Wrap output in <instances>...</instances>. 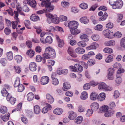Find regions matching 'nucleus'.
<instances>
[{"label":"nucleus","mask_w":125,"mask_h":125,"mask_svg":"<svg viewBox=\"0 0 125 125\" xmlns=\"http://www.w3.org/2000/svg\"><path fill=\"white\" fill-rule=\"evenodd\" d=\"M43 56L47 59L54 58L56 57L55 50L52 47H48L45 49Z\"/></svg>","instance_id":"1"},{"label":"nucleus","mask_w":125,"mask_h":125,"mask_svg":"<svg viewBox=\"0 0 125 125\" xmlns=\"http://www.w3.org/2000/svg\"><path fill=\"white\" fill-rule=\"evenodd\" d=\"M98 88L99 90H103L105 92L110 91L113 89L111 86L107 85L104 82H101L99 83L98 85Z\"/></svg>","instance_id":"2"},{"label":"nucleus","mask_w":125,"mask_h":125,"mask_svg":"<svg viewBox=\"0 0 125 125\" xmlns=\"http://www.w3.org/2000/svg\"><path fill=\"white\" fill-rule=\"evenodd\" d=\"M41 6L42 7H45V10L46 12H51L52 11L54 8V6L51 4V2H42L41 3Z\"/></svg>","instance_id":"3"},{"label":"nucleus","mask_w":125,"mask_h":125,"mask_svg":"<svg viewBox=\"0 0 125 125\" xmlns=\"http://www.w3.org/2000/svg\"><path fill=\"white\" fill-rule=\"evenodd\" d=\"M18 17V13L16 11H15L14 17L16 21L14 22L13 21L11 22V26L13 29H15L16 28L17 32L18 33L21 34L22 33V32L18 31L17 30V25L20 22Z\"/></svg>","instance_id":"4"},{"label":"nucleus","mask_w":125,"mask_h":125,"mask_svg":"<svg viewBox=\"0 0 125 125\" xmlns=\"http://www.w3.org/2000/svg\"><path fill=\"white\" fill-rule=\"evenodd\" d=\"M78 67L79 68L77 70L79 72H82L83 70V68L82 66L79 64L76 63L74 65V66H71L69 67V68L70 70L73 72H77V70L76 68L77 67Z\"/></svg>","instance_id":"5"},{"label":"nucleus","mask_w":125,"mask_h":125,"mask_svg":"<svg viewBox=\"0 0 125 125\" xmlns=\"http://www.w3.org/2000/svg\"><path fill=\"white\" fill-rule=\"evenodd\" d=\"M78 22L75 21H72L68 23V27L71 29H77L78 26Z\"/></svg>","instance_id":"6"},{"label":"nucleus","mask_w":125,"mask_h":125,"mask_svg":"<svg viewBox=\"0 0 125 125\" xmlns=\"http://www.w3.org/2000/svg\"><path fill=\"white\" fill-rule=\"evenodd\" d=\"M49 78L48 76H44L41 77L40 82L41 84L45 85L48 84L49 82Z\"/></svg>","instance_id":"7"},{"label":"nucleus","mask_w":125,"mask_h":125,"mask_svg":"<svg viewBox=\"0 0 125 125\" xmlns=\"http://www.w3.org/2000/svg\"><path fill=\"white\" fill-rule=\"evenodd\" d=\"M123 3L121 0H117L114 6H112V8L114 9H121L123 6Z\"/></svg>","instance_id":"8"},{"label":"nucleus","mask_w":125,"mask_h":125,"mask_svg":"<svg viewBox=\"0 0 125 125\" xmlns=\"http://www.w3.org/2000/svg\"><path fill=\"white\" fill-rule=\"evenodd\" d=\"M106 97L105 94L104 92L101 93L97 95V99L98 101H102L105 100Z\"/></svg>","instance_id":"9"},{"label":"nucleus","mask_w":125,"mask_h":125,"mask_svg":"<svg viewBox=\"0 0 125 125\" xmlns=\"http://www.w3.org/2000/svg\"><path fill=\"white\" fill-rule=\"evenodd\" d=\"M91 109L93 111H96L99 107V105L98 103L95 102L92 103L90 105Z\"/></svg>","instance_id":"10"},{"label":"nucleus","mask_w":125,"mask_h":125,"mask_svg":"<svg viewBox=\"0 0 125 125\" xmlns=\"http://www.w3.org/2000/svg\"><path fill=\"white\" fill-rule=\"evenodd\" d=\"M63 112V109L61 108L57 107L53 111L54 114L57 115H61Z\"/></svg>","instance_id":"11"},{"label":"nucleus","mask_w":125,"mask_h":125,"mask_svg":"<svg viewBox=\"0 0 125 125\" xmlns=\"http://www.w3.org/2000/svg\"><path fill=\"white\" fill-rule=\"evenodd\" d=\"M99 46L98 44L96 42H93V45L87 47L86 48V50H89L92 49H95Z\"/></svg>","instance_id":"12"},{"label":"nucleus","mask_w":125,"mask_h":125,"mask_svg":"<svg viewBox=\"0 0 125 125\" xmlns=\"http://www.w3.org/2000/svg\"><path fill=\"white\" fill-rule=\"evenodd\" d=\"M37 65L36 63L34 62H31L29 64L30 70L34 72L36 70Z\"/></svg>","instance_id":"13"},{"label":"nucleus","mask_w":125,"mask_h":125,"mask_svg":"<svg viewBox=\"0 0 125 125\" xmlns=\"http://www.w3.org/2000/svg\"><path fill=\"white\" fill-rule=\"evenodd\" d=\"M68 118L71 120H73L77 116L76 113L73 111H71L69 112Z\"/></svg>","instance_id":"14"},{"label":"nucleus","mask_w":125,"mask_h":125,"mask_svg":"<svg viewBox=\"0 0 125 125\" xmlns=\"http://www.w3.org/2000/svg\"><path fill=\"white\" fill-rule=\"evenodd\" d=\"M68 52V53L73 57H76L77 56V55L75 53L73 48L71 47L69 48Z\"/></svg>","instance_id":"15"},{"label":"nucleus","mask_w":125,"mask_h":125,"mask_svg":"<svg viewBox=\"0 0 125 125\" xmlns=\"http://www.w3.org/2000/svg\"><path fill=\"white\" fill-rule=\"evenodd\" d=\"M46 97L48 102L49 103L52 104L54 102V98L49 94H47L46 95Z\"/></svg>","instance_id":"16"},{"label":"nucleus","mask_w":125,"mask_h":125,"mask_svg":"<svg viewBox=\"0 0 125 125\" xmlns=\"http://www.w3.org/2000/svg\"><path fill=\"white\" fill-rule=\"evenodd\" d=\"M56 39L58 43V46L59 47H62L64 44V42L62 40L60 39L59 37L56 35Z\"/></svg>","instance_id":"17"},{"label":"nucleus","mask_w":125,"mask_h":125,"mask_svg":"<svg viewBox=\"0 0 125 125\" xmlns=\"http://www.w3.org/2000/svg\"><path fill=\"white\" fill-rule=\"evenodd\" d=\"M88 97V94L86 91H83L81 94L80 96L81 99L83 100H85Z\"/></svg>","instance_id":"18"},{"label":"nucleus","mask_w":125,"mask_h":125,"mask_svg":"<svg viewBox=\"0 0 125 125\" xmlns=\"http://www.w3.org/2000/svg\"><path fill=\"white\" fill-rule=\"evenodd\" d=\"M110 31L107 29L104 30L102 32L103 34L104 37L106 38H110Z\"/></svg>","instance_id":"19"},{"label":"nucleus","mask_w":125,"mask_h":125,"mask_svg":"<svg viewBox=\"0 0 125 125\" xmlns=\"http://www.w3.org/2000/svg\"><path fill=\"white\" fill-rule=\"evenodd\" d=\"M8 101H10L11 104L12 105L14 104L16 101V99L12 97L10 95L9 96H7L6 98Z\"/></svg>","instance_id":"20"},{"label":"nucleus","mask_w":125,"mask_h":125,"mask_svg":"<svg viewBox=\"0 0 125 125\" xmlns=\"http://www.w3.org/2000/svg\"><path fill=\"white\" fill-rule=\"evenodd\" d=\"M80 21L82 23L85 24H88L89 22V20L86 17H83L80 19Z\"/></svg>","instance_id":"21"},{"label":"nucleus","mask_w":125,"mask_h":125,"mask_svg":"<svg viewBox=\"0 0 125 125\" xmlns=\"http://www.w3.org/2000/svg\"><path fill=\"white\" fill-rule=\"evenodd\" d=\"M109 107L107 105H104L100 107L99 108L100 111L101 112H105L108 110Z\"/></svg>","instance_id":"22"},{"label":"nucleus","mask_w":125,"mask_h":125,"mask_svg":"<svg viewBox=\"0 0 125 125\" xmlns=\"http://www.w3.org/2000/svg\"><path fill=\"white\" fill-rule=\"evenodd\" d=\"M52 23L55 24L58 23L60 21L59 18L56 15H52Z\"/></svg>","instance_id":"23"},{"label":"nucleus","mask_w":125,"mask_h":125,"mask_svg":"<svg viewBox=\"0 0 125 125\" xmlns=\"http://www.w3.org/2000/svg\"><path fill=\"white\" fill-rule=\"evenodd\" d=\"M115 42L113 40H111L109 41L106 42L104 43L105 45L107 46H113L115 45Z\"/></svg>","instance_id":"24"},{"label":"nucleus","mask_w":125,"mask_h":125,"mask_svg":"<svg viewBox=\"0 0 125 125\" xmlns=\"http://www.w3.org/2000/svg\"><path fill=\"white\" fill-rule=\"evenodd\" d=\"M63 87L62 89L64 91H66L67 90L70 89L71 87L70 84L68 82H65L63 84Z\"/></svg>","instance_id":"25"},{"label":"nucleus","mask_w":125,"mask_h":125,"mask_svg":"<svg viewBox=\"0 0 125 125\" xmlns=\"http://www.w3.org/2000/svg\"><path fill=\"white\" fill-rule=\"evenodd\" d=\"M114 113V111L113 110H110L107 111L104 114V116L107 117L112 116Z\"/></svg>","instance_id":"26"},{"label":"nucleus","mask_w":125,"mask_h":125,"mask_svg":"<svg viewBox=\"0 0 125 125\" xmlns=\"http://www.w3.org/2000/svg\"><path fill=\"white\" fill-rule=\"evenodd\" d=\"M34 113L36 114H39L40 112L41 109L40 106L38 105H36L34 106Z\"/></svg>","instance_id":"27"},{"label":"nucleus","mask_w":125,"mask_h":125,"mask_svg":"<svg viewBox=\"0 0 125 125\" xmlns=\"http://www.w3.org/2000/svg\"><path fill=\"white\" fill-rule=\"evenodd\" d=\"M70 31L71 34L74 35H76L80 33L81 31L76 29H70Z\"/></svg>","instance_id":"28"},{"label":"nucleus","mask_w":125,"mask_h":125,"mask_svg":"<svg viewBox=\"0 0 125 125\" xmlns=\"http://www.w3.org/2000/svg\"><path fill=\"white\" fill-rule=\"evenodd\" d=\"M75 52L79 54H83L85 52V50L82 48H77L75 50Z\"/></svg>","instance_id":"29"},{"label":"nucleus","mask_w":125,"mask_h":125,"mask_svg":"<svg viewBox=\"0 0 125 125\" xmlns=\"http://www.w3.org/2000/svg\"><path fill=\"white\" fill-rule=\"evenodd\" d=\"M97 94L95 92H93L90 95V99L92 101H95L97 99Z\"/></svg>","instance_id":"30"},{"label":"nucleus","mask_w":125,"mask_h":125,"mask_svg":"<svg viewBox=\"0 0 125 125\" xmlns=\"http://www.w3.org/2000/svg\"><path fill=\"white\" fill-rule=\"evenodd\" d=\"M7 61L5 58H2L0 60V63L2 66L5 67L6 66Z\"/></svg>","instance_id":"31"},{"label":"nucleus","mask_w":125,"mask_h":125,"mask_svg":"<svg viewBox=\"0 0 125 125\" xmlns=\"http://www.w3.org/2000/svg\"><path fill=\"white\" fill-rule=\"evenodd\" d=\"M7 59L9 61L12 60L13 58V53L11 51L7 52L6 53Z\"/></svg>","instance_id":"32"},{"label":"nucleus","mask_w":125,"mask_h":125,"mask_svg":"<svg viewBox=\"0 0 125 125\" xmlns=\"http://www.w3.org/2000/svg\"><path fill=\"white\" fill-rule=\"evenodd\" d=\"M1 93L2 96L4 97H6L7 98V96H9L10 95L8 93V91L5 88L3 89L1 91Z\"/></svg>","instance_id":"33"},{"label":"nucleus","mask_w":125,"mask_h":125,"mask_svg":"<svg viewBox=\"0 0 125 125\" xmlns=\"http://www.w3.org/2000/svg\"><path fill=\"white\" fill-rule=\"evenodd\" d=\"M113 60V57L111 55L107 56L105 59V61L107 63H109Z\"/></svg>","instance_id":"34"},{"label":"nucleus","mask_w":125,"mask_h":125,"mask_svg":"<svg viewBox=\"0 0 125 125\" xmlns=\"http://www.w3.org/2000/svg\"><path fill=\"white\" fill-rule=\"evenodd\" d=\"M61 5L62 8L64 9H66L69 7L70 3L68 2L62 1L61 2Z\"/></svg>","instance_id":"35"},{"label":"nucleus","mask_w":125,"mask_h":125,"mask_svg":"<svg viewBox=\"0 0 125 125\" xmlns=\"http://www.w3.org/2000/svg\"><path fill=\"white\" fill-rule=\"evenodd\" d=\"M104 52L105 53H111L113 52V50L111 48L106 47L103 50Z\"/></svg>","instance_id":"36"},{"label":"nucleus","mask_w":125,"mask_h":125,"mask_svg":"<svg viewBox=\"0 0 125 125\" xmlns=\"http://www.w3.org/2000/svg\"><path fill=\"white\" fill-rule=\"evenodd\" d=\"M116 78L115 81L117 85H119L122 82V79L121 77L119 76H118L117 74L116 75Z\"/></svg>","instance_id":"37"},{"label":"nucleus","mask_w":125,"mask_h":125,"mask_svg":"<svg viewBox=\"0 0 125 125\" xmlns=\"http://www.w3.org/2000/svg\"><path fill=\"white\" fill-rule=\"evenodd\" d=\"M28 3L29 5L32 7L35 8L36 5V1L34 0H29Z\"/></svg>","instance_id":"38"},{"label":"nucleus","mask_w":125,"mask_h":125,"mask_svg":"<svg viewBox=\"0 0 125 125\" xmlns=\"http://www.w3.org/2000/svg\"><path fill=\"white\" fill-rule=\"evenodd\" d=\"M22 57L20 55H17L15 56L14 59L17 63H20L22 61Z\"/></svg>","instance_id":"39"},{"label":"nucleus","mask_w":125,"mask_h":125,"mask_svg":"<svg viewBox=\"0 0 125 125\" xmlns=\"http://www.w3.org/2000/svg\"><path fill=\"white\" fill-rule=\"evenodd\" d=\"M83 120V118L82 116H78L75 120V122L77 124L81 123Z\"/></svg>","instance_id":"40"},{"label":"nucleus","mask_w":125,"mask_h":125,"mask_svg":"<svg viewBox=\"0 0 125 125\" xmlns=\"http://www.w3.org/2000/svg\"><path fill=\"white\" fill-rule=\"evenodd\" d=\"M30 19L33 21H36L39 20V18L35 14H32L30 17Z\"/></svg>","instance_id":"41"},{"label":"nucleus","mask_w":125,"mask_h":125,"mask_svg":"<svg viewBox=\"0 0 125 125\" xmlns=\"http://www.w3.org/2000/svg\"><path fill=\"white\" fill-rule=\"evenodd\" d=\"M79 7L82 9L85 10L88 8V6L86 3L82 2L80 4Z\"/></svg>","instance_id":"42"},{"label":"nucleus","mask_w":125,"mask_h":125,"mask_svg":"<svg viewBox=\"0 0 125 125\" xmlns=\"http://www.w3.org/2000/svg\"><path fill=\"white\" fill-rule=\"evenodd\" d=\"M103 26L100 24L96 25L94 27L95 30L98 31H100L102 30Z\"/></svg>","instance_id":"43"},{"label":"nucleus","mask_w":125,"mask_h":125,"mask_svg":"<svg viewBox=\"0 0 125 125\" xmlns=\"http://www.w3.org/2000/svg\"><path fill=\"white\" fill-rule=\"evenodd\" d=\"M47 17L48 18L47 20V22L49 24L52 22V14L50 13L48 15Z\"/></svg>","instance_id":"44"},{"label":"nucleus","mask_w":125,"mask_h":125,"mask_svg":"<svg viewBox=\"0 0 125 125\" xmlns=\"http://www.w3.org/2000/svg\"><path fill=\"white\" fill-rule=\"evenodd\" d=\"M85 41H80L77 43V45L79 46L84 47L86 46V44L85 43Z\"/></svg>","instance_id":"45"},{"label":"nucleus","mask_w":125,"mask_h":125,"mask_svg":"<svg viewBox=\"0 0 125 125\" xmlns=\"http://www.w3.org/2000/svg\"><path fill=\"white\" fill-rule=\"evenodd\" d=\"M35 52L33 50L30 49L28 50L27 52L26 53L30 57H32L34 54Z\"/></svg>","instance_id":"46"},{"label":"nucleus","mask_w":125,"mask_h":125,"mask_svg":"<svg viewBox=\"0 0 125 125\" xmlns=\"http://www.w3.org/2000/svg\"><path fill=\"white\" fill-rule=\"evenodd\" d=\"M108 16V14L106 12H105L103 16L99 18L100 21H103L105 20Z\"/></svg>","instance_id":"47"},{"label":"nucleus","mask_w":125,"mask_h":125,"mask_svg":"<svg viewBox=\"0 0 125 125\" xmlns=\"http://www.w3.org/2000/svg\"><path fill=\"white\" fill-rule=\"evenodd\" d=\"M28 100L29 101H32L34 97V95L32 93H29L28 95Z\"/></svg>","instance_id":"48"},{"label":"nucleus","mask_w":125,"mask_h":125,"mask_svg":"<svg viewBox=\"0 0 125 125\" xmlns=\"http://www.w3.org/2000/svg\"><path fill=\"white\" fill-rule=\"evenodd\" d=\"M20 84L19 78L18 77H16L14 84V87H17Z\"/></svg>","instance_id":"49"},{"label":"nucleus","mask_w":125,"mask_h":125,"mask_svg":"<svg viewBox=\"0 0 125 125\" xmlns=\"http://www.w3.org/2000/svg\"><path fill=\"white\" fill-rule=\"evenodd\" d=\"M87 35L86 34H83L81 35L80 38L81 40H85V41L87 42L89 41V39L87 38Z\"/></svg>","instance_id":"50"},{"label":"nucleus","mask_w":125,"mask_h":125,"mask_svg":"<svg viewBox=\"0 0 125 125\" xmlns=\"http://www.w3.org/2000/svg\"><path fill=\"white\" fill-rule=\"evenodd\" d=\"M120 44L121 47L124 49L125 48V37L122 39L120 42Z\"/></svg>","instance_id":"51"},{"label":"nucleus","mask_w":125,"mask_h":125,"mask_svg":"<svg viewBox=\"0 0 125 125\" xmlns=\"http://www.w3.org/2000/svg\"><path fill=\"white\" fill-rule=\"evenodd\" d=\"M91 38L94 41H97L99 40L100 37L98 35L94 34L92 36Z\"/></svg>","instance_id":"52"},{"label":"nucleus","mask_w":125,"mask_h":125,"mask_svg":"<svg viewBox=\"0 0 125 125\" xmlns=\"http://www.w3.org/2000/svg\"><path fill=\"white\" fill-rule=\"evenodd\" d=\"M86 112V113L85 114L86 116L88 117L92 115L93 113V111L91 109H89L87 110Z\"/></svg>","instance_id":"53"},{"label":"nucleus","mask_w":125,"mask_h":125,"mask_svg":"<svg viewBox=\"0 0 125 125\" xmlns=\"http://www.w3.org/2000/svg\"><path fill=\"white\" fill-rule=\"evenodd\" d=\"M46 43L51 44L52 42V39L50 36H48L46 38Z\"/></svg>","instance_id":"54"},{"label":"nucleus","mask_w":125,"mask_h":125,"mask_svg":"<svg viewBox=\"0 0 125 125\" xmlns=\"http://www.w3.org/2000/svg\"><path fill=\"white\" fill-rule=\"evenodd\" d=\"M17 11H14V14H15V12L16 11L18 13V14L19 13L20 14H21V15H24V13L22 12L21 10H22V9L21 8L19 7H17Z\"/></svg>","instance_id":"55"},{"label":"nucleus","mask_w":125,"mask_h":125,"mask_svg":"<svg viewBox=\"0 0 125 125\" xmlns=\"http://www.w3.org/2000/svg\"><path fill=\"white\" fill-rule=\"evenodd\" d=\"M60 21H66L67 20V16L63 15H61L59 17Z\"/></svg>","instance_id":"56"},{"label":"nucleus","mask_w":125,"mask_h":125,"mask_svg":"<svg viewBox=\"0 0 125 125\" xmlns=\"http://www.w3.org/2000/svg\"><path fill=\"white\" fill-rule=\"evenodd\" d=\"M7 111V108L5 106H2L0 109V112L2 114H5Z\"/></svg>","instance_id":"57"},{"label":"nucleus","mask_w":125,"mask_h":125,"mask_svg":"<svg viewBox=\"0 0 125 125\" xmlns=\"http://www.w3.org/2000/svg\"><path fill=\"white\" fill-rule=\"evenodd\" d=\"M22 105V103H20L17 106L16 109L13 110L12 111V112L13 113L14 112H16V111H20Z\"/></svg>","instance_id":"58"},{"label":"nucleus","mask_w":125,"mask_h":125,"mask_svg":"<svg viewBox=\"0 0 125 125\" xmlns=\"http://www.w3.org/2000/svg\"><path fill=\"white\" fill-rule=\"evenodd\" d=\"M95 60L93 59H89L87 62L88 65L90 66L93 65L95 64Z\"/></svg>","instance_id":"59"},{"label":"nucleus","mask_w":125,"mask_h":125,"mask_svg":"<svg viewBox=\"0 0 125 125\" xmlns=\"http://www.w3.org/2000/svg\"><path fill=\"white\" fill-rule=\"evenodd\" d=\"M10 114H8L7 115H6L3 116L1 117V119L4 121L6 122L9 119V118L10 117Z\"/></svg>","instance_id":"60"},{"label":"nucleus","mask_w":125,"mask_h":125,"mask_svg":"<svg viewBox=\"0 0 125 125\" xmlns=\"http://www.w3.org/2000/svg\"><path fill=\"white\" fill-rule=\"evenodd\" d=\"M18 87V91L19 92H21L23 91L24 89L25 88L24 86L22 84H21Z\"/></svg>","instance_id":"61"},{"label":"nucleus","mask_w":125,"mask_h":125,"mask_svg":"<svg viewBox=\"0 0 125 125\" xmlns=\"http://www.w3.org/2000/svg\"><path fill=\"white\" fill-rule=\"evenodd\" d=\"M91 86L89 83H87L85 84L83 86V90H85L90 89Z\"/></svg>","instance_id":"62"},{"label":"nucleus","mask_w":125,"mask_h":125,"mask_svg":"<svg viewBox=\"0 0 125 125\" xmlns=\"http://www.w3.org/2000/svg\"><path fill=\"white\" fill-rule=\"evenodd\" d=\"M35 51L36 52L39 53L41 52L42 51V49L41 47L38 46L35 47Z\"/></svg>","instance_id":"63"},{"label":"nucleus","mask_w":125,"mask_h":125,"mask_svg":"<svg viewBox=\"0 0 125 125\" xmlns=\"http://www.w3.org/2000/svg\"><path fill=\"white\" fill-rule=\"evenodd\" d=\"M52 84L54 85H56L59 83L58 80L57 78L52 79Z\"/></svg>","instance_id":"64"}]
</instances>
